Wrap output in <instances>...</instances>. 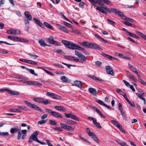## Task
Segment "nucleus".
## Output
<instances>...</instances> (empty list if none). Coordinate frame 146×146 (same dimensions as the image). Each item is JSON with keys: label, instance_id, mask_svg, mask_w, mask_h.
<instances>
[{"label": "nucleus", "instance_id": "nucleus-1", "mask_svg": "<svg viewBox=\"0 0 146 146\" xmlns=\"http://www.w3.org/2000/svg\"><path fill=\"white\" fill-rule=\"evenodd\" d=\"M62 43L67 48L72 50H82L83 52L85 51V48H82L77 44L73 43L72 42L66 40H62Z\"/></svg>", "mask_w": 146, "mask_h": 146}, {"label": "nucleus", "instance_id": "nucleus-2", "mask_svg": "<svg viewBox=\"0 0 146 146\" xmlns=\"http://www.w3.org/2000/svg\"><path fill=\"white\" fill-rule=\"evenodd\" d=\"M45 110L49 114L55 117L60 118H62V117L60 114L59 113L56 111H52L51 110L47 108H46L45 109Z\"/></svg>", "mask_w": 146, "mask_h": 146}, {"label": "nucleus", "instance_id": "nucleus-3", "mask_svg": "<svg viewBox=\"0 0 146 146\" xmlns=\"http://www.w3.org/2000/svg\"><path fill=\"white\" fill-rule=\"evenodd\" d=\"M33 100L34 101L40 103H42L45 105H47L48 104H50L51 102L48 100H44L43 99L40 98H35Z\"/></svg>", "mask_w": 146, "mask_h": 146}, {"label": "nucleus", "instance_id": "nucleus-4", "mask_svg": "<svg viewBox=\"0 0 146 146\" xmlns=\"http://www.w3.org/2000/svg\"><path fill=\"white\" fill-rule=\"evenodd\" d=\"M25 103L29 107L35 109L37 111H39L41 112H42V111L39 107L35 104H32L31 103L27 100H25L24 101Z\"/></svg>", "mask_w": 146, "mask_h": 146}, {"label": "nucleus", "instance_id": "nucleus-5", "mask_svg": "<svg viewBox=\"0 0 146 146\" xmlns=\"http://www.w3.org/2000/svg\"><path fill=\"white\" fill-rule=\"evenodd\" d=\"M110 11L116 15H118L121 18L123 16L124 14L123 12L119 11V10L113 8H110Z\"/></svg>", "mask_w": 146, "mask_h": 146}, {"label": "nucleus", "instance_id": "nucleus-6", "mask_svg": "<svg viewBox=\"0 0 146 146\" xmlns=\"http://www.w3.org/2000/svg\"><path fill=\"white\" fill-rule=\"evenodd\" d=\"M6 33L8 34L14 35H17L21 33L20 30L18 29L14 30L13 29L7 30L6 31Z\"/></svg>", "mask_w": 146, "mask_h": 146}, {"label": "nucleus", "instance_id": "nucleus-7", "mask_svg": "<svg viewBox=\"0 0 146 146\" xmlns=\"http://www.w3.org/2000/svg\"><path fill=\"white\" fill-rule=\"evenodd\" d=\"M54 38L52 36H50L47 40H48L49 42L51 44H54L60 46V43L57 41L54 40Z\"/></svg>", "mask_w": 146, "mask_h": 146}, {"label": "nucleus", "instance_id": "nucleus-8", "mask_svg": "<svg viewBox=\"0 0 146 146\" xmlns=\"http://www.w3.org/2000/svg\"><path fill=\"white\" fill-rule=\"evenodd\" d=\"M64 114L66 118H69L78 121H79L78 118L75 115H73L71 113H65Z\"/></svg>", "mask_w": 146, "mask_h": 146}, {"label": "nucleus", "instance_id": "nucleus-9", "mask_svg": "<svg viewBox=\"0 0 146 146\" xmlns=\"http://www.w3.org/2000/svg\"><path fill=\"white\" fill-rule=\"evenodd\" d=\"M111 121L113 124L117 128L119 129L122 132L125 133L124 130L122 128V126L119 124L116 121L114 120H111Z\"/></svg>", "mask_w": 146, "mask_h": 146}, {"label": "nucleus", "instance_id": "nucleus-10", "mask_svg": "<svg viewBox=\"0 0 146 146\" xmlns=\"http://www.w3.org/2000/svg\"><path fill=\"white\" fill-rule=\"evenodd\" d=\"M60 125L63 129L67 131H73L74 129V128L71 126L65 124L61 123Z\"/></svg>", "mask_w": 146, "mask_h": 146}, {"label": "nucleus", "instance_id": "nucleus-11", "mask_svg": "<svg viewBox=\"0 0 146 146\" xmlns=\"http://www.w3.org/2000/svg\"><path fill=\"white\" fill-rule=\"evenodd\" d=\"M24 83L26 84H27L29 85H38V86H42V84L36 81H25L24 82Z\"/></svg>", "mask_w": 146, "mask_h": 146}, {"label": "nucleus", "instance_id": "nucleus-12", "mask_svg": "<svg viewBox=\"0 0 146 146\" xmlns=\"http://www.w3.org/2000/svg\"><path fill=\"white\" fill-rule=\"evenodd\" d=\"M75 54L79 58H81L84 61H86V57L83 54L77 50H75Z\"/></svg>", "mask_w": 146, "mask_h": 146}, {"label": "nucleus", "instance_id": "nucleus-13", "mask_svg": "<svg viewBox=\"0 0 146 146\" xmlns=\"http://www.w3.org/2000/svg\"><path fill=\"white\" fill-rule=\"evenodd\" d=\"M94 6H96V3H97L100 5H103V3L99 0H88Z\"/></svg>", "mask_w": 146, "mask_h": 146}, {"label": "nucleus", "instance_id": "nucleus-14", "mask_svg": "<svg viewBox=\"0 0 146 146\" xmlns=\"http://www.w3.org/2000/svg\"><path fill=\"white\" fill-rule=\"evenodd\" d=\"M89 48L98 49L99 50H102V48L100 47L98 45L95 43H90Z\"/></svg>", "mask_w": 146, "mask_h": 146}, {"label": "nucleus", "instance_id": "nucleus-15", "mask_svg": "<svg viewBox=\"0 0 146 146\" xmlns=\"http://www.w3.org/2000/svg\"><path fill=\"white\" fill-rule=\"evenodd\" d=\"M74 84L72 86H75L79 88H81L82 87V82L79 80H76L74 82Z\"/></svg>", "mask_w": 146, "mask_h": 146}, {"label": "nucleus", "instance_id": "nucleus-16", "mask_svg": "<svg viewBox=\"0 0 146 146\" xmlns=\"http://www.w3.org/2000/svg\"><path fill=\"white\" fill-rule=\"evenodd\" d=\"M11 76L13 78L21 79H25V78L23 76L16 74H11Z\"/></svg>", "mask_w": 146, "mask_h": 146}, {"label": "nucleus", "instance_id": "nucleus-17", "mask_svg": "<svg viewBox=\"0 0 146 146\" xmlns=\"http://www.w3.org/2000/svg\"><path fill=\"white\" fill-rule=\"evenodd\" d=\"M33 20L35 21L36 23L41 27L42 28H44V25L40 21V20L35 18H34Z\"/></svg>", "mask_w": 146, "mask_h": 146}, {"label": "nucleus", "instance_id": "nucleus-18", "mask_svg": "<svg viewBox=\"0 0 146 146\" xmlns=\"http://www.w3.org/2000/svg\"><path fill=\"white\" fill-rule=\"evenodd\" d=\"M7 92L11 95H18L20 94V93L18 92L12 91L9 89H7Z\"/></svg>", "mask_w": 146, "mask_h": 146}, {"label": "nucleus", "instance_id": "nucleus-19", "mask_svg": "<svg viewBox=\"0 0 146 146\" xmlns=\"http://www.w3.org/2000/svg\"><path fill=\"white\" fill-rule=\"evenodd\" d=\"M91 108L94 110L96 111L103 118H105V117L102 114L101 111L98 109L94 106L92 107Z\"/></svg>", "mask_w": 146, "mask_h": 146}, {"label": "nucleus", "instance_id": "nucleus-20", "mask_svg": "<svg viewBox=\"0 0 146 146\" xmlns=\"http://www.w3.org/2000/svg\"><path fill=\"white\" fill-rule=\"evenodd\" d=\"M96 102L101 105L103 106L108 108L110 109V106L105 104L102 101L100 100H96Z\"/></svg>", "mask_w": 146, "mask_h": 146}, {"label": "nucleus", "instance_id": "nucleus-21", "mask_svg": "<svg viewBox=\"0 0 146 146\" xmlns=\"http://www.w3.org/2000/svg\"><path fill=\"white\" fill-rule=\"evenodd\" d=\"M20 131V129L17 127H15L14 128H12L10 129V133L12 134L14 133H17Z\"/></svg>", "mask_w": 146, "mask_h": 146}, {"label": "nucleus", "instance_id": "nucleus-22", "mask_svg": "<svg viewBox=\"0 0 146 146\" xmlns=\"http://www.w3.org/2000/svg\"><path fill=\"white\" fill-rule=\"evenodd\" d=\"M136 33L139 36L143 38L144 39L146 40V36L142 33L139 32V31L136 30L135 31Z\"/></svg>", "mask_w": 146, "mask_h": 146}, {"label": "nucleus", "instance_id": "nucleus-23", "mask_svg": "<svg viewBox=\"0 0 146 146\" xmlns=\"http://www.w3.org/2000/svg\"><path fill=\"white\" fill-rule=\"evenodd\" d=\"M88 91L94 96H96V91L94 88H89L88 89Z\"/></svg>", "mask_w": 146, "mask_h": 146}, {"label": "nucleus", "instance_id": "nucleus-24", "mask_svg": "<svg viewBox=\"0 0 146 146\" xmlns=\"http://www.w3.org/2000/svg\"><path fill=\"white\" fill-rule=\"evenodd\" d=\"M95 141L98 143H99V140L96 134L94 133L90 136Z\"/></svg>", "mask_w": 146, "mask_h": 146}, {"label": "nucleus", "instance_id": "nucleus-25", "mask_svg": "<svg viewBox=\"0 0 146 146\" xmlns=\"http://www.w3.org/2000/svg\"><path fill=\"white\" fill-rule=\"evenodd\" d=\"M88 77H90L92 78L93 80L96 81H103V80L102 79H101L100 78H99L96 77L94 76L89 75H88Z\"/></svg>", "mask_w": 146, "mask_h": 146}, {"label": "nucleus", "instance_id": "nucleus-26", "mask_svg": "<svg viewBox=\"0 0 146 146\" xmlns=\"http://www.w3.org/2000/svg\"><path fill=\"white\" fill-rule=\"evenodd\" d=\"M25 17L29 20H32V17L28 11H25L24 13Z\"/></svg>", "mask_w": 146, "mask_h": 146}, {"label": "nucleus", "instance_id": "nucleus-27", "mask_svg": "<svg viewBox=\"0 0 146 146\" xmlns=\"http://www.w3.org/2000/svg\"><path fill=\"white\" fill-rule=\"evenodd\" d=\"M61 79L62 81L64 82H70V80L64 76H62L61 77Z\"/></svg>", "mask_w": 146, "mask_h": 146}, {"label": "nucleus", "instance_id": "nucleus-28", "mask_svg": "<svg viewBox=\"0 0 146 146\" xmlns=\"http://www.w3.org/2000/svg\"><path fill=\"white\" fill-rule=\"evenodd\" d=\"M121 18L123 20H126L132 23L134 21L133 19L124 16V14Z\"/></svg>", "mask_w": 146, "mask_h": 146}, {"label": "nucleus", "instance_id": "nucleus-29", "mask_svg": "<svg viewBox=\"0 0 146 146\" xmlns=\"http://www.w3.org/2000/svg\"><path fill=\"white\" fill-rule=\"evenodd\" d=\"M129 66V68H130L131 70L135 73H138L137 72V70L134 67V66H132L130 64H128Z\"/></svg>", "mask_w": 146, "mask_h": 146}, {"label": "nucleus", "instance_id": "nucleus-30", "mask_svg": "<svg viewBox=\"0 0 146 146\" xmlns=\"http://www.w3.org/2000/svg\"><path fill=\"white\" fill-rule=\"evenodd\" d=\"M137 77L139 81L143 85L146 86V83L142 79L139 74L137 75Z\"/></svg>", "mask_w": 146, "mask_h": 146}, {"label": "nucleus", "instance_id": "nucleus-31", "mask_svg": "<svg viewBox=\"0 0 146 146\" xmlns=\"http://www.w3.org/2000/svg\"><path fill=\"white\" fill-rule=\"evenodd\" d=\"M127 76L128 77L130 78L134 82H137V80L134 76L131 74H127Z\"/></svg>", "mask_w": 146, "mask_h": 146}, {"label": "nucleus", "instance_id": "nucleus-32", "mask_svg": "<svg viewBox=\"0 0 146 146\" xmlns=\"http://www.w3.org/2000/svg\"><path fill=\"white\" fill-rule=\"evenodd\" d=\"M127 34V35H129L130 36L134 38H135L137 39L139 38V37L137 35L135 34H134L133 33L130 32L129 33V34Z\"/></svg>", "mask_w": 146, "mask_h": 146}, {"label": "nucleus", "instance_id": "nucleus-33", "mask_svg": "<svg viewBox=\"0 0 146 146\" xmlns=\"http://www.w3.org/2000/svg\"><path fill=\"white\" fill-rule=\"evenodd\" d=\"M44 26H46L48 28L51 30H53L54 29L53 27L52 26L50 25L47 22H44Z\"/></svg>", "mask_w": 146, "mask_h": 146}, {"label": "nucleus", "instance_id": "nucleus-34", "mask_svg": "<svg viewBox=\"0 0 146 146\" xmlns=\"http://www.w3.org/2000/svg\"><path fill=\"white\" fill-rule=\"evenodd\" d=\"M38 43L42 46H45L47 45V44L45 42L44 40L41 39L38 41Z\"/></svg>", "mask_w": 146, "mask_h": 146}, {"label": "nucleus", "instance_id": "nucleus-35", "mask_svg": "<svg viewBox=\"0 0 146 146\" xmlns=\"http://www.w3.org/2000/svg\"><path fill=\"white\" fill-rule=\"evenodd\" d=\"M90 43L87 42H83L82 43V45L84 47H87L89 48Z\"/></svg>", "mask_w": 146, "mask_h": 146}, {"label": "nucleus", "instance_id": "nucleus-36", "mask_svg": "<svg viewBox=\"0 0 146 146\" xmlns=\"http://www.w3.org/2000/svg\"><path fill=\"white\" fill-rule=\"evenodd\" d=\"M65 122L68 124L73 125L76 123V122L71 120L67 119L66 120Z\"/></svg>", "mask_w": 146, "mask_h": 146}, {"label": "nucleus", "instance_id": "nucleus-37", "mask_svg": "<svg viewBox=\"0 0 146 146\" xmlns=\"http://www.w3.org/2000/svg\"><path fill=\"white\" fill-rule=\"evenodd\" d=\"M93 123L96 127H98L99 128L101 129L102 128V127L100 123L99 122H97L96 119L94 121Z\"/></svg>", "mask_w": 146, "mask_h": 146}, {"label": "nucleus", "instance_id": "nucleus-38", "mask_svg": "<svg viewBox=\"0 0 146 146\" xmlns=\"http://www.w3.org/2000/svg\"><path fill=\"white\" fill-rule=\"evenodd\" d=\"M64 58L66 59H67L70 60L72 61H73L75 59L74 57L69 56H64Z\"/></svg>", "mask_w": 146, "mask_h": 146}, {"label": "nucleus", "instance_id": "nucleus-39", "mask_svg": "<svg viewBox=\"0 0 146 146\" xmlns=\"http://www.w3.org/2000/svg\"><path fill=\"white\" fill-rule=\"evenodd\" d=\"M26 53L30 57L33 58L34 59L36 58H38V56H37V55H35L34 54H31V53L27 52Z\"/></svg>", "mask_w": 146, "mask_h": 146}, {"label": "nucleus", "instance_id": "nucleus-40", "mask_svg": "<svg viewBox=\"0 0 146 146\" xmlns=\"http://www.w3.org/2000/svg\"><path fill=\"white\" fill-rule=\"evenodd\" d=\"M52 97L54 99L59 100L60 99V96L54 93H52Z\"/></svg>", "mask_w": 146, "mask_h": 146}, {"label": "nucleus", "instance_id": "nucleus-41", "mask_svg": "<svg viewBox=\"0 0 146 146\" xmlns=\"http://www.w3.org/2000/svg\"><path fill=\"white\" fill-rule=\"evenodd\" d=\"M136 94L140 99H141L142 100H144V104H145V103H146L145 100V99L144 98L142 97V95H141V94H140L139 93H136Z\"/></svg>", "mask_w": 146, "mask_h": 146}, {"label": "nucleus", "instance_id": "nucleus-42", "mask_svg": "<svg viewBox=\"0 0 146 146\" xmlns=\"http://www.w3.org/2000/svg\"><path fill=\"white\" fill-rule=\"evenodd\" d=\"M116 91L122 96L125 94L121 89L119 88H117L116 90Z\"/></svg>", "mask_w": 146, "mask_h": 146}, {"label": "nucleus", "instance_id": "nucleus-43", "mask_svg": "<svg viewBox=\"0 0 146 146\" xmlns=\"http://www.w3.org/2000/svg\"><path fill=\"white\" fill-rule=\"evenodd\" d=\"M23 38L20 37L15 36V41H19L21 42L22 41L21 40H23Z\"/></svg>", "mask_w": 146, "mask_h": 146}, {"label": "nucleus", "instance_id": "nucleus-44", "mask_svg": "<svg viewBox=\"0 0 146 146\" xmlns=\"http://www.w3.org/2000/svg\"><path fill=\"white\" fill-rule=\"evenodd\" d=\"M47 120H40L39 121H38L37 122V124H40V125H41L43 124L44 123H45L46 122H47Z\"/></svg>", "mask_w": 146, "mask_h": 146}, {"label": "nucleus", "instance_id": "nucleus-45", "mask_svg": "<svg viewBox=\"0 0 146 146\" xmlns=\"http://www.w3.org/2000/svg\"><path fill=\"white\" fill-rule=\"evenodd\" d=\"M62 128L60 127H54L53 128L55 131H62L63 130Z\"/></svg>", "mask_w": 146, "mask_h": 146}, {"label": "nucleus", "instance_id": "nucleus-46", "mask_svg": "<svg viewBox=\"0 0 146 146\" xmlns=\"http://www.w3.org/2000/svg\"><path fill=\"white\" fill-rule=\"evenodd\" d=\"M104 8H105L104 7L102 6L100 7H97L96 8V9L99 10L100 12H102L104 10Z\"/></svg>", "mask_w": 146, "mask_h": 146}, {"label": "nucleus", "instance_id": "nucleus-47", "mask_svg": "<svg viewBox=\"0 0 146 146\" xmlns=\"http://www.w3.org/2000/svg\"><path fill=\"white\" fill-rule=\"evenodd\" d=\"M118 108L119 110H120V112L123 113V112L124 111L122 107V104L121 103L119 104Z\"/></svg>", "mask_w": 146, "mask_h": 146}, {"label": "nucleus", "instance_id": "nucleus-48", "mask_svg": "<svg viewBox=\"0 0 146 146\" xmlns=\"http://www.w3.org/2000/svg\"><path fill=\"white\" fill-rule=\"evenodd\" d=\"M63 23L67 27L70 28H72V25L69 23H68L65 22L63 21Z\"/></svg>", "mask_w": 146, "mask_h": 146}, {"label": "nucleus", "instance_id": "nucleus-49", "mask_svg": "<svg viewBox=\"0 0 146 146\" xmlns=\"http://www.w3.org/2000/svg\"><path fill=\"white\" fill-rule=\"evenodd\" d=\"M37 68L41 69L42 70H44L45 72H46L47 73H52V72H51L48 71L47 70L45 69L43 67H38Z\"/></svg>", "mask_w": 146, "mask_h": 146}, {"label": "nucleus", "instance_id": "nucleus-50", "mask_svg": "<svg viewBox=\"0 0 146 146\" xmlns=\"http://www.w3.org/2000/svg\"><path fill=\"white\" fill-rule=\"evenodd\" d=\"M49 122L50 124L53 125H57V123L55 121L50 120Z\"/></svg>", "mask_w": 146, "mask_h": 146}, {"label": "nucleus", "instance_id": "nucleus-51", "mask_svg": "<svg viewBox=\"0 0 146 146\" xmlns=\"http://www.w3.org/2000/svg\"><path fill=\"white\" fill-rule=\"evenodd\" d=\"M15 36H9L7 37V38L9 39H10L11 40H15Z\"/></svg>", "mask_w": 146, "mask_h": 146}, {"label": "nucleus", "instance_id": "nucleus-52", "mask_svg": "<svg viewBox=\"0 0 146 146\" xmlns=\"http://www.w3.org/2000/svg\"><path fill=\"white\" fill-rule=\"evenodd\" d=\"M9 135V133L7 132H0V135L1 136L8 135Z\"/></svg>", "mask_w": 146, "mask_h": 146}, {"label": "nucleus", "instance_id": "nucleus-53", "mask_svg": "<svg viewBox=\"0 0 146 146\" xmlns=\"http://www.w3.org/2000/svg\"><path fill=\"white\" fill-rule=\"evenodd\" d=\"M123 23L125 25L127 26H131L132 25V24L131 23L127 21H124Z\"/></svg>", "mask_w": 146, "mask_h": 146}, {"label": "nucleus", "instance_id": "nucleus-54", "mask_svg": "<svg viewBox=\"0 0 146 146\" xmlns=\"http://www.w3.org/2000/svg\"><path fill=\"white\" fill-rule=\"evenodd\" d=\"M86 129L88 134L90 136L94 133L93 132H91L90 131V129L88 128H86Z\"/></svg>", "mask_w": 146, "mask_h": 146}, {"label": "nucleus", "instance_id": "nucleus-55", "mask_svg": "<svg viewBox=\"0 0 146 146\" xmlns=\"http://www.w3.org/2000/svg\"><path fill=\"white\" fill-rule=\"evenodd\" d=\"M115 55L117 56H119L123 58L125 57V55L122 54L121 53H115Z\"/></svg>", "mask_w": 146, "mask_h": 146}, {"label": "nucleus", "instance_id": "nucleus-56", "mask_svg": "<svg viewBox=\"0 0 146 146\" xmlns=\"http://www.w3.org/2000/svg\"><path fill=\"white\" fill-rule=\"evenodd\" d=\"M121 115L124 118V119L125 120H127V117L125 115V112L124 111L123 112V113L121 112Z\"/></svg>", "mask_w": 146, "mask_h": 146}, {"label": "nucleus", "instance_id": "nucleus-57", "mask_svg": "<svg viewBox=\"0 0 146 146\" xmlns=\"http://www.w3.org/2000/svg\"><path fill=\"white\" fill-rule=\"evenodd\" d=\"M74 61L76 62H83V61L81 60L80 59L78 58H75L74 60Z\"/></svg>", "mask_w": 146, "mask_h": 146}, {"label": "nucleus", "instance_id": "nucleus-58", "mask_svg": "<svg viewBox=\"0 0 146 146\" xmlns=\"http://www.w3.org/2000/svg\"><path fill=\"white\" fill-rule=\"evenodd\" d=\"M56 52L58 53H61L62 54H64L65 53L62 51V50H57L56 51Z\"/></svg>", "mask_w": 146, "mask_h": 146}, {"label": "nucleus", "instance_id": "nucleus-59", "mask_svg": "<svg viewBox=\"0 0 146 146\" xmlns=\"http://www.w3.org/2000/svg\"><path fill=\"white\" fill-rule=\"evenodd\" d=\"M79 6L82 8H84V3L83 2H80L79 4Z\"/></svg>", "mask_w": 146, "mask_h": 146}, {"label": "nucleus", "instance_id": "nucleus-60", "mask_svg": "<svg viewBox=\"0 0 146 146\" xmlns=\"http://www.w3.org/2000/svg\"><path fill=\"white\" fill-rule=\"evenodd\" d=\"M18 133V136L17 137V139L18 140H19L21 138V137L22 135V134L21 132V131H19V132H17Z\"/></svg>", "mask_w": 146, "mask_h": 146}, {"label": "nucleus", "instance_id": "nucleus-61", "mask_svg": "<svg viewBox=\"0 0 146 146\" xmlns=\"http://www.w3.org/2000/svg\"><path fill=\"white\" fill-rule=\"evenodd\" d=\"M26 70L30 73H35L34 70L33 69L26 68Z\"/></svg>", "mask_w": 146, "mask_h": 146}, {"label": "nucleus", "instance_id": "nucleus-62", "mask_svg": "<svg viewBox=\"0 0 146 146\" xmlns=\"http://www.w3.org/2000/svg\"><path fill=\"white\" fill-rule=\"evenodd\" d=\"M101 54L103 56L106 57L108 59H110V55H108L104 53H102Z\"/></svg>", "mask_w": 146, "mask_h": 146}, {"label": "nucleus", "instance_id": "nucleus-63", "mask_svg": "<svg viewBox=\"0 0 146 146\" xmlns=\"http://www.w3.org/2000/svg\"><path fill=\"white\" fill-rule=\"evenodd\" d=\"M96 65L98 66H100L102 64V63L99 61H97L95 62Z\"/></svg>", "mask_w": 146, "mask_h": 146}, {"label": "nucleus", "instance_id": "nucleus-64", "mask_svg": "<svg viewBox=\"0 0 146 146\" xmlns=\"http://www.w3.org/2000/svg\"><path fill=\"white\" fill-rule=\"evenodd\" d=\"M62 31L65 32H66V33H68V30L66 28V27H63V29L62 30Z\"/></svg>", "mask_w": 146, "mask_h": 146}]
</instances>
